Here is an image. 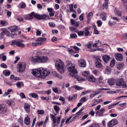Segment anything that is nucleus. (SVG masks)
I'll list each match as a JSON object with an SVG mask.
<instances>
[{"mask_svg":"<svg viewBox=\"0 0 127 127\" xmlns=\"http://www.w3.org/2000/svg\"><path fill=\"white\" fill-rule=\"evenodd\" d=\"M17 40H13L11 41V45H13L15 44L16 45Z\"/></svg>","mask_w":127,"mask_h":127,"instance_id":"obj_48","label":"nucleus"},{"mask_svg":"<svg viewBox=\"0 0 127 127\" xmlns=\"http://www.w3.org/2000/svg\"><path fill=\"white\" fill-rule=\"evenodd\" d=\"M47 17L45 15H41L32 12L31 14L27 15L24 17L25 19L26 20H31L35 18L37 19H45Z\"/></svg>","mask_w":127,"mask_h":127,"instance_id":"obj_3","label":"nucleus"},{"mask_svg":"<svg viewBox=\"0 0 127 127\" xmlns=\"http://www.w3.org/2000/svg\"><path fill=\"white\" fill-rule=\"evenodd\" d=\"M116 22L115 21L112 22L111 21H109V24L110 26H112L116 24Z\"/></svg>","mask_w":127,"mask_h":127,"instance_id":"obj_47","label":"nucleus"},{"mask_svg":"<svg viewBox=\"0 0 127 127\" xmlns=\"http://www.w3.org/2000/svg\"><path fill=\"white\" fill-rule=\"evenodd\" d=\"M107 82L109 85L113 86L115 84V79L113 78H111L108 79Z\"/></svg>","mask_w":127,"mask_h":127,"instance_id":"obj_16","label":"nucleus"},{"mask_svg":"<svg viewBox=\"0 0 127 127\" xmlns=\"http://www.w3.org/2000/svg\"><path fill=\"white\" fill-rule=\"evenodd\" d=\"M82 74L83 76L87 78L90 75V73L89 71H86L83 72Z\"/></svg>","mask_w":127,"mask_h":127,"instance_id":"obj_30","label":"nucleus"},{"mask_svg":"<svg viewBox=\"0 0 127 127\" xmlns=\"http://www.w3.org/2000/svg\"><path fill=\"white\" fill-rule=\"evenodd\" d=\"M105 73L107 74H109L111 73V70L110 67L107 66L105 69Z\"/></svg>","mask_w":127,"mask_h":127,"instance_id":"obj_26","label":"nucleus"},{"mask_svg":"<svg viewBox=\"0 0 127 127\" xmlns=\"http://www.w3.org/2000/svg\"><path fill=\"white\" fill-rule=\"evenodd\" d=\"M10 77L11 78L15 80H18V77H15L14 75H12L10 76Z\"/></svg>","mask_w":127,"mask_h":127,"instance_id":"obj_53","label":"nucleus"},{"mask_svg":"<svg viewBox=\"0 0 127 127\" xmlns=\"http://www.w3.org/2000/svg\"><path fill=\"white\" fill-rule=\"evenodd\" d=\"M108 3L106 2H105L103 5V9H104L105 8L106 9H107L108 8Z\"/></svg>","mask_w":127,"mask_h":127,"instance_id":"obj_39","label":"nucleus"},{"mask_svg":"<svg viewBox=\"0 0 127 127\" xmlns=\"http://www.w3.org/2000/svg\"><path fill=\"white\" fill-rule=\"evenodd\" d=\"M70 37L69 38L70 39L71 38H75L77 37V36L76 34H71L70 35Z\"/></svg>","mask_w":127,"mask_h":127,"instance_id":"obj_43","label":"nucleus"},{"mask_svg":"<svg viewBox=\"0 0 127 127\" xmlns=\"http://www.w3.org/2000/svg\"><path fill=\"white\" fill-rule=\"evenodd\" d=\"M124 66V64L123 63H121L118 64L117 65V69H120L123 68Z\"/></svg>","mask_w":127,"mask_h":127,"instance_id":"obj_27","label":"nucleus"},{"mask_svg":"<svg viewBox=\"0 0 127 127\" xmlns=\"http://www.w3.org/2000/svg\"><path fill=\"white\" fill-rule=\"evenodd\" d=\"M60 120H53L54 123L53 125L54 126V127H58L57 125L59 124Z\"/></svg>","mask_w":127,"mask_h":127,"instance_id":"obj_21","label":"nucleus"},{"mask_svg":"<svg viewBox=\"0 0 127 127\" xmlns=\"http://www.w3.org/2000/svg\"><path fill=\"white\" fill-rule=\"evenodd\" d=\"M100 15L102 17L101 18L103 20L105 21L106 19V13L104 12H102L100 14Z\"/></svg>","mask_w":127,"mask_h":127,"instance_id":"obj_25","label":"nucleus"},{"mask_svg":"<svg viewBox=\"0 0 127 127\" xmlns=\"http://www.w3.org/2000/svg\"><path fill=\"white\" fill-rule=\"evenodd\" d=\"M73 4H71L69 5V7L70 11L73 12H76V11L73 9Z\"/></svg>","mask_w":127,"mask_h":127,"instance_id":"obj_29","label":"nucleus"},{"mask_svg":"<svg viewBox=\"0 0 127 127\" xmlns=\"http://www.w3.org/2000/svg\"><path fill=\"white\" fill-rule=\"evenodd\" d=\"M84 109V107H82L81 109L75 114V116L74 118H76L77 117L81 115V112Z\"/></svg>","mask_w":127,"mask_h":127,"instance_id":"obj_23","label":"nucleus"},{"mask_svg":"<svg viewBox=\"0 0 127 127\" xmlns=\"http://www.w3.org/2000/svg\"><path fill=\"white\" fill-rule=\"evenodd\" d=\"M93 43L92 41H90L88 43V44L87 45V46L88 48L90 49L91 47V46Z\"/></svg>","mask_w":127,"mask_h":127,"instance_id":"obj_35","label":"nucleus"},{"mask_svg":"<svg viewBox=\"0 0 127 127\" xmlns=\"http://www.w3.org/2000/svg\"><path fill=\"white\" fill-rule=\"evenodd\" d=\"M67 68L68 71L70 72L69 73V75L74 78H76L79 81L81 80H84L83 79L81 78L78 75L77 71L74 66L71 64H68L67 65Z\"/></svg>","mask_w":127,"mask_h":127,"instance_id":"obj_2","label":"nucleus"},{"mask_svg":"<svg viewBox=\"0 0 127 127\" xmlns=\"http://www.w3.org/2000/svg\"><path fill=\"white\" fill-rule=\"evenodd\" d=\"M55 66L58 71L61 74H63L65 71L64 63L60 59L56 61Z\"/></svg>","mask_w":127,"mask_h":127,"instance_id":"obj_4","label":"nucleus"},{"mask_svg":"<svg viewBox=\"0 0 127 127\" xmlns=\"http://www.w3.org/2000/svg\"><path fill=\"white\" fill-rule=\"evenodd\" d=\"M37 7L40 9L41 10L43 8L42 6L39 3L37 4Z\"/></svg>","mask_w":127,"mask_h":127,"instance_id":"obj_59","label":"nucleus"},{"mask_svg":"<svg viewBox=\"0 0 127 127\" xmlns=\"http://www.w3.org/2000/svg\"><path fill=\"white\" fill-rule=\"evenodd\" d=\"M87 99L85 97H82L81 99L79 101L80 102H82V103H83L84 102H85L86 101H87Z\"/></svg>","mask_w":127,"mask_h":127,"instance_id":"obj_40","label":"nucleus"},{"mask_svg":"<svg viewBox=\"0 0 127 127\" xmlns=\"http://www.w3.org/2000/svg\"><path fill=\"white\" fill-rule=\"evenodd\" d=\"M105 109L104 108H102L100 110L96 111H95L96 114L97 116H102V115L103 113L104 112Z\"/></svg>","mask_w":127,"mask_h":127,"instance_id":"obj_12","label":"nucleus"},{"mask_svg":"<svg viewBox=\"0 0 127 127\" xmlns=\"http://www.w3.org/2000/svg\"><path fill=\"white\" fill-rule=\"evenodd\" d=\"M37 112L39 114H42L44 113V112L42 110H38L37 111Z\"/></svg>","mask_w":127,"mask_h":127,"instance_id":"obj_51","label":"nucleus"},{"mask_svg":"<svg viewBox=\"0 0 127 127\" xmlns=\"http://www.w3.org/2000/svg\"><path fill=\"white\" fill-rule=\"evenodd\" d=\"M95 64L96 67L98 68H101L102 67L103 65L101 63V62L95 61Z\"/></svg>","mask_w":127,"mask_h":127,"instance_id":"obj_19","label":"nucleus"},{"mask_svg":"<svg viewBox=\"0 0 127 127\" xmlns=\"http://www.w3.org/2000/svg\"><path fill=\"white\" fill-rule=\"evenodd\" d=\"M73 121V120H67L65 124H69L71 123Z\"/></svg>","mask_w":127,"mask_h":127,"instance_id":"obj_61","label":"nucleus"},{"mask_svg":"<svg viewBox=\"0 0 127 127\" xmlns=\"http://www.w3.org/2000/svg\"><path fill=\"white\" fill-rule=\"evenodd\" d=\"M7 111V107L6 105L4 104H0V114H3Z\"/></svg>","mask_w":127,"mask_h":127,"instance_id":"obj_9","label":"nucleus"},{"mask_svg":"<svg viewBox=\"0 0 127 127\" xmlns=\"http://www.w3.org/2000/svg\"><path fill=\"white\" fill-rule=\"evenodd\" d=\"M52 32L53 34L57 33L58 32V31L57 30H52Z\"/></svg>","mask_w":127,"mask_h":127,"instance_id":"obj_63","label":"nucleus"},{"mask_svg":"<svg viewBox=\"0 0 127 127\" xmlns=\"http://www.w3.org/2000/svg\"><path fill=\"white\" fill-rule=\"evenodd\" d=\"M122 37L124 39H127V33H124L122 35Z\"/></svg>","mask_w":127,"mask_h":127,"instance_id":"obj_54","label":"nucleus"},{"mask_svg":"<svg viewBox=\"0 0 127 127\" xmlns=\"http://www.w3.org/2000/svg\"><path fill=\"white\" fill-rule=\"evenodd\" d=\"M42 56H36L32 57L31 61L33 63L35 64L42 63Z\"/></svg>","mask_w":127,"mask_h":127,"instance_id":"obj_7","label":"nucleus"},{"mask_svg":"<svg viewBox=\"0 0 127 127\" xmlns=\"http://www.w3.org/2000/svg\"><path fill=\"white\" fill-rule=\"evenodd\" d=\"M96 43L93 44V47H96L97 46V44L99 42V40H97L95 41Z\"/></svg>","mask_w":127,"mask_h":127,"instance_id":"obj_49","label":"nucleus"},{"mask_svg":"<svg viewBox=\"0 0 127 127\" xmlns=\"http://www.w3.org/2000/svg\"><path fill=\"white\" fill-rule=\"evenodd\" d=\"M29 95L30 96H31L32 97L37 98V99H38L39 98L38 95L35 93H30L29 94Z\"/></svg>","mask_w":127,"mask_h":127,"instance_id":"obj_24","label":"nucleus"},{"mask_svg":"<svg viewBox=\"0 0 127 127\" xmlns=\"http://www.w3.org/2000/svg\"><path fill=\"white\" fill-rule=\"evenodd\" d=\"M84 33V31H80L78 32V34L79 36H82L83 35Z\"/></svg>","mask_w":127,"mask_h":127,"instance_id":"obj_50","label":"nucleus"},{"mask_svg":"<svg viewBox=\"0 0 127 127\" xmlns=\"http://www.w3.org/2000/svg\"><path fill=\"white\" fill-rule=\"evenodd\" d=\"M46 39L45 38L42 37H39L37 38V39L35 40V41H43L46 40ZM43 44V42H33L32 43V46L33 47H35L37 46H40Z\"/></svg>","mask_w":127,"mask_h":127,"instance_id":"obj_8","label":"nucleus"},{"mask_svg":"<svg viewBox=\"0 0 127 127\" xmlns=\"http://www.w3.org/2000/svg\"><path fill=\"white\" fill-rule=\"evenodd\" d=\"M20 95L22 99L26 98L25 95L23 93H21L20 94Z\"/></svg>","mask_w":127,"mask_h":127,"instance_id":"obj_41","label":"nucleus"},{"mask_svg":"<svg viewBox=\"0 0 127 127\" xmlns=\"http://www.w3.org/2000/svg\"><path fill=\"white\" fill-rule=\"evenodd\" d=\"M30 120H24V122L26 124L29 125L30 123Z\"/></svg>","mask_w":127,"mask_h":127,"instance_id":"obj_57","label":"nucleus"},{"mask_svg":"<svg viewBox=\"0 0 127 127\" xmlns=\"http://www.w3.org/2000/svg\"><path fill=\"white\" fill-rule=\"evenodd\" d=\"M54 110L56 111V112H58L60 109L59 107L57 105H54Z\"/></svg>","mask_w":127,"mask_h":127,"instance_id":"obj_36","label":"nucleus"},{"mask_svg":"<svg viewBox=\"0 0 127 127\" xmlns=\"http://www.w3.org/2000/svg\"><path fill=\"white\" fill-rule=\"evenodd\" d=\"M26 64L23 62H19L17 65V71L20 73L24 72L26 68Z\"/></svg>","mask_w":127,"mask_h":127,"instance_id":"obj_6","label":"nucleus"},{"mask_svg":"<svg viewBox=\"0 0 127 127\" xmlns=\"http://www.w3.org/2000/svg\"><path fill=\"white\" fill-rule=\"evenodd\" d=\"M69 29L72 32H77L78 31V30L76 28L73 27H70Z\"/></svg>","mask_w":127,"mask_h":127,"instance_id":"obj_31","label":"nucleus"},{"mask_svg":"<svg viewBox=\"0 0 127 127\" xmlns=\"http://www.w3.org/2000/svg\"><path fill=\"white\" fill-rule=\"evenodd\" d=\"M1 67L4 68H6L7 67V65L4 63H3L0 64Z\"/></svg>","mask_w":127,"mask_h":127,"instance_id":"obj_46","label":"nucleus"},{"mask_svg":"<svg viewBox=\"0 0 127 127\" xmlns=\"http://www.w3.org/2000/svg\"><path fill=\"white\" fill-rule=\"evenodd\" d=\"M99 82L100 83H103V78L102 77H100L99 78Z\"/></svg>","mask_w":127,"mask_h":127,"instance_id":"obj_56","label":"nucleus"},{"mask_svg":"<svg viewBox=\"0 0 127 127\" xmlns=\"http://www.w3.org/2000/svg\"><path fill=\"white\" fill-rule=\"evenodd\" d=\"M49 25L51 27H54L55 25V24L53 22H50L49 23Z\"/></svg>","mask_w":127,"mask_h":127,"instance_id":"obj_58","label":"nucleus"},{"mask_svg":"<svg viewBox=\"0 0 127 127\" xmlns=\"http://www.w3.org/2000/svg\"><path fill=\"white\" fill-rule=\"evenodd\" d=\"M74 88L78 90H81L82 89V87H79L78 86L76 85L74 86Z\"/></svg>","mask_w":127,"mask_h":127,"instance_id":"obj_45","label":"nucleus"},{"mask_svg":"<svg viewBox=\"0 0 127 127\" xmlns=\"http://www.w3.org/2000/svg\"><path fill=\"white\" fill-rule=\"evenodd\" d=\"M9 33V32L7 31L6 29H4L3 30L2 32H1V33L3 35H4L5 33Z\"/></svg>","mask_w":127,"mask_h":127,"instance_id":"obj_42","label":"nucleus"},{"mask_svg":"<svg viewBox=\"0 0 127 127\" xmlns=\"http://www.w3.org/2000/svg\"><path fill=\"white\" fill-rule=\"evenodd\" d=\"M97 26L98 27H100L102 25V22L100 20H98L97 22Z\"/></svg>","mask_w":127,"mask_h":127,"instance_id":"obj_52","label":"nucleus"},{"mask_svg":"<svg viewBox=\"0 0 127 127\" xmlns=\"http://www.w3.org/2000/svg\"><path fill=\"white\" fill-rule=\"evenodd\" d=\"M116 14L119 16H121V11L118 10H116Z\"/></svg>","mask_w":127,"mask_h":127,"instance_id":"obj_60","label":"nucleus"},{"mask_svg":"<svg viewBox=\"0 0 127 127\" xmlns=\"http://www.w3.org/2000/svg\"><path fill=\"white\" fill-rule=\"evenodd\" d=\"M50 72L49 70L41 67L33 70L32 73L33 75L37 77L44 78L48 75Z\"/></svg>","mask_w":127,"mask_h":127,"instance_id":"obj_1","label":"nucleus"},{"mask_svg":"<svg viewBox=\"0 0 127 127\" xmlns=\"http://www.w3.org/2000/svg\"><path fill=\"white\" fill-rule=\"evenodd\" d=\"M83 14H82L79 17V19L81 21H82L84 20V17Z\"/></svg>","mask_w":127,"mask_h":127,"instance_id":"obj_55","label":"nucleus"},{"mask_svg":"<svg viewBox=\"0 0 127 127\" xmlns=\"http://www.w3.org/2000/svg\"><path fill=\"white\" fill-rule=\"evenodd\" d=\"M90 92V91L89 90H88L86 91H84L82 93H81V95H85V94H87L88 93H89Z\"/></svg>","mask_w":127,"mask_h":127,"instance_id":"obj_44","label":"nucleus"},{"mask_svg":"<svg viewBox=\"0 0 127 127\" xmlns=\"http://www.w3.org/2000/svg\"><path fill=\"white\" fill-rule=\"evenodd\" d=\"M110 59V56L108 55H105L102 56V59L105 63H107L108 62Z\"/></svg>","mask_w":127,"mask_h":127,"instance_id":"obj_17","label":"nucleus"},{"mask_svg":"<svg viewBox=\"0 0 127 127\" xmlns=\"http://www.w3.org/2000/svg\"><path fill=\"white\" fill-rule=\"evenodd\" d=\"M89 127H100V126L98 124L93 123Z\"/></svg>","mask_w":127,"mask_h":127,"instance_id":"obj_34","label":"nucleus"},{"mask_svg":"<svg viewBox=\"0 0 127 127\" xmlns=\"http://www.w3.org/2000/svg\"><path fill=\"white\" fill-rule=\"evenodd\" d=\"M30 105L28 104L25 103V104L24 108L28 113H29L30 112Z\"/></svg>","mask_w":127,"mask_h":127,"instance_id":"obj_22","label":"nucleus"},{"mask_svg":"<svg viewBox=\"0 0 127 127\" xmlns=\"http://www.w3.org/2000/svg\"><path fill=\"white\" fill-rule=\"evenodd\" d=\"M2 60L4 61H5L6 60V56L4 55H3L2 56Z\"/></svg>","mask_w":127,"mask_h":127,"instance_id":"obj_62","label":"nucleus"},{"mask_svg":"<svg viewBox=\"0 0 127 127\" xmlns=\"http://www.w3.org/2000/svg\"><path fill=\"white\" fill-rule=\"evenodd\" d=\"M23 42V41L22 40H17L16 46L21 48L23 47L24 46V45L22 43Z\"/></svg>","mask_w":127,"mask_h":127,"instance_id":"obj_13","label":"nucleus"},{"mask_svg":"<svg viewBox=\"0 0 127 127\" xmlns=\"http://www.w3.org/2000/svg\"><path fill=\"white\" fill-rule=\"evenodd\" d=\"M116 85L118 87L122 86L123 88H125L127 87L126 82L122 78L118 79L116 81Z\"/></svg>","mask_w":127,"mask_h":127,"instance_id":"obj_5","label":"nucleus"},{"mask_svg":"<svg viewBox=\"0 0 127 127\" xmlns=\"http://www.w3.org/2000/svg\"><path fill=\"white\" fill-rule=\"evenodd\" d=\"M115 63V61L114 59L111 61L110 64V66L111 67H113Z\"/></svg>","mask_w":127,"mask_h":127,"instance_id":"obj_37","label":"nucleus"},{"mask_svg":"<svg viewBox=\"0 0 127 127\" xmlns=\"http://www.w3.org/2000/svg\"><path fill=\"white\" fill-rule=\"evenodd\" d=\"M59 100L61 101H63V102H64L65 101V99L62 96H61L60 97L59 99Z\"/></svg>","mask_w":127,"mask_h":127,"instance_id":"obj_64","label":"nucleus"},{"mask_svg":"<svg viewBox=\"0 0 127 127\" xmlns=\"http://www.w3.org/2000/svg\"><path fill=\"white\" fill-rule=\"evenodd\" d=\"M5 70H4L3 72V73L6 76H9L10 75V72L9 71H7L5 72Z\"/></svg>","mask_w":127,"mask_h":127,"instance_id":"obj_38","label":"nucleus"},{"mask_svg":"<svg viewBox=\"0 0 127 127\" xmlns=\"http://www.w3.org/2000/svg\"><path fill=\"white\" fill-rule=\"evenodd\" d=\"M9 28L11 32H16L18 30V27L15 26L11 27Z\"/></svg>","mask_w":127,"mask_h":127,"instance_id":"obj_18","label":"nucleus"},{"mask_svg":"<svg viewBox=\"0 0 127 127\" xmlns=\"http://www.w3.org/2000/svg\"><path fill=\"white\" fill-rule=\"evenodd\" d=\"M54 74H55L56 77L60 79H62V76L58 74L56 72L54 71Z\"/></svg>","mask_w":127,"mask_h":127,"instance_id":"obj_33","label":"nucleus"},{"mask_svg":"<svg viewBox=\"0 0 127 127\" xmlns=\"http://www.w3.org/2000/svg\"><path fill=\"white\" fill-rule=\"evenodd\" d=\"M42 63L46 62L48 60V58L47 57L44 56H42Z\"/></svg>","mask_w":127,"mask_h":127,"instance_id":"obj_28","label":"nucleus"},{"mask_svg":"<svg viewBox=\"0 0 127 127\" xmlns=\"http://www.w3.org/2000/svg\"><path fill=\"white\" fill-rule=\"evenodd\" d=\"M118 123L117 120H111L108 124V127H112L114 125L117 124Z\"/></svg>","mask_w":127,"mask_h":127,"instance_id":"obj_10","label":"nucleus"},{"mask_svg":"<svg viewBox=\"0 0 127 127\" xmlns=\"http://www.w3.org/2000/svg\"><path fill=\"white\" fill-rule=\"evenodd\" d=\"M87 79L89 81L91 82H95L96 81V79L92 75H89Z\"/></svg>","mask_w":127,"mask_h":127,"instance_id":"obj_15","label":"nucleus"},{"mask_svg":"<svg viewBox=\"0 0 127 127\" xmlns=\"http://www.w3.org/2000/svg\"><path fill=\"white\" fill-rule=\"evenodd\" d=\"M79 66L81 67H85L86 65V62L85 60L82 59H81L79 61Z\"/></svg>","mask_w":127,"mask_h":127,"instance_id":"obj_11","label":"nucleus"},{"mask_svg":"<svg viewBox=\"0 0 127 127\" xmlns=\"http://www.w3.org/2000/svg\"><path fill=\"white\" fill-rule=\"evenodd\" d=\"M7 103L9 106H12L14 105L15 103L12 100H10L8 101L7 102Z\"/></svg>","mask_w":127,"mask_h":127,"instance_id":"obj_32","label":"nucleus"},{"mask_svg":"<svg viewBox=\"0 0 127 127\" xmlns=\"http://www.w3.org/2000/svg\"><path fill=\"white\" fill-rule=\"evenodd\" d=\"M90 28V27H86L85 29V31L84 32V33L86 36H88L89 34V30Z\"/></svg>","mask_w":127,"mask_h":127,"instance_id":"obj_20","label":"nucleus"},{"mask_svg":"<svg viewBox=\"0 0 127 127\" xmlns=\"http://www.w3.org/2000/svg\"><path fill=\"white\" fill-rule=\"evenodd\" d=\"M115 57L116 60L117 61H122L123 59L122 55L120 54L117 53L115 54Z\"/></svg>","mask_w":127,"mask_h":127,"instance_id":"obj_14","label":"nucleus"}]
</instances>
